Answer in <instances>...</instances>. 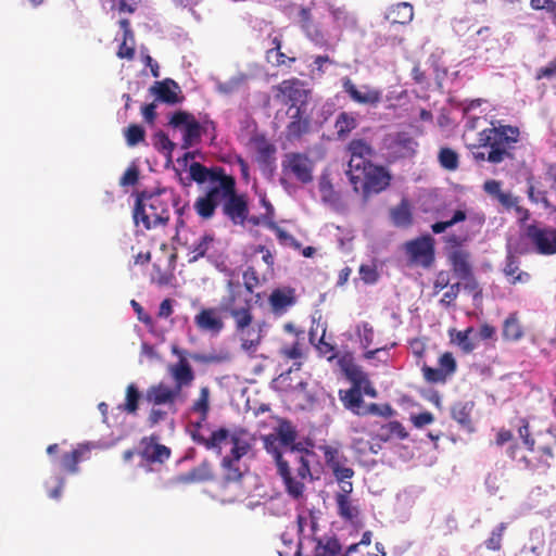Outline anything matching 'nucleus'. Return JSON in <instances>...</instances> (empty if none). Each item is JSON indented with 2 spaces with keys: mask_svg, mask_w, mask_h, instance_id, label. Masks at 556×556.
<instances>
[{
  "mask_svg": "<svg viewBox=\"0 0 556 556\" xmlns=\"http://www.w3.org/2000/svg\"><path fill=\"white\" fill-rule=\"evenodd\" d=\"M176 201L175 194L165 189L137 194L132 217L136 226L142 224L146 230L167 225L169 206Z\"/></svg>",
  "mask_w": 556,
  "mask_h": 556,
  "instance_id": "obj_1",
  "label": "nucleus"
},
{
  "mask_svg": "<svg viewBox=\"0 0 556 556\" xmlns=\"http://www.w3.org/2000/svg\"><path fill=\"white\" fill-rule=\"evenodd\" d=\"M519 129L513 126H500L485 128L479 132V147H489L488 155L484 152L473 151L472 156L476 161L488 160L492 164H498L506 159H513L511 150L518 142Z\"/></svg>",
  "mask_w": 556,
  "mask_h": 556,
  "instance_id": "obj_2",
  "label": "nucleus"
},
{
  "mask_svg": "<svg viewBox=\"0 0 556 556\" xmlns=\"http://www.w3.org/2000/svg\"><path fill=\"white\" fill-rule=\"evenodd\" d=\"M359 172L352 173L348 177L354 191L362 192L365 199L384 191L391 184L392 176L384 166L369 163Z\"/></svg>",
  "mask_w": 556,
  "mask_h": 556,
  "instance_id": "obj_3",
  "label": "nucleus"
},
{
  "mask_svg": "<svg viewBox=\"0 0 556 556\" xmlns=\"http://www.w3.org/2000/svg\"><path fill=\"white\" fill-rule=\"evenodd\" d=\"M218 309L233 320L253 313V299L244 292L239 280L229 279L225 286V294L220 298Z\"/></svg>",
  "mask_w": 556,
  "mask_h": 556,
  "instance_id": "obj_4",
  "label": "nucleus"
},
{
  "mask_svg": "<svg viewBox=\"0 0 556 556\" xmlns=\"http://www.w3.org/2000/svg\"><path fill=\"white\" fill-rule=\"evenodd\" d=\"M277 473L281 478L287 494L293 500H300L304 495L305 481L312 478L309 462L303 456H295L293 467L289 462L281 463L277 467Z\"/></svg>",
  "mask_w": 556,
  "mask_h": 556,
  "instance_id": "obj_5",
  "label": "nucleus"
},
{
  "mask_svg": "<svg viewBox=\"0 0 556 556\" xmlns=\"http://www.w3.org/2000/svg\"><path fill=\"white\" fill-rule=\"evenodd\" d=\"M235 177L225 175L211 184L206 192L194 201L193 208L199 217L204 220L211 219L215 215V211L219 205H224L227 195L231 192Z\"/></svg>",
  "mask_w": 556,
  "mask_h": 556,
  "instance_id": "obj_6",
  "label": "nucleus"
},
{
  "mask_svg": "<svg viewBox=\"0 0 556 556\" xmlns=\"http://www.w3.org/2000/svg\"><path fill=\"white\" fill-rule=\"evenodd\" d=\"M264 321H255L253 313L233 320L235 334L239 338L241 349L253 356L264 338Z\"/></svg>",
  "mask_w": 556,
  "mask_h": 556,
  "instance_id": "obj_7",
  "label": "nucleus"
},
{
  "mask_svg": "<svg viewBox=\"0 0 556 556\" xmlns=\"http://www.w3.org/2000/svg\"><path fill=\"white\" fill-rule=\"evenodd\" d=\"M168 125L182 131V149H189L199 143L202 126L193 114L182 110L176 111L172 114Z\"/></svg>",
  "mask_w": 556,
  "mask_h": 556,
  "instance_id": "obj_8",
  "label": "nucleus"
},
{
  "mask_svg": "<svg viewBox=\"0 0 556 556\" xmlns=\"http://www.w3.org/2000/svg\"><path fill=\"white\" fill-rule=\"evenodd\" d=\"M281 168L283 176L293 177L301 184L306 185L313 181L314 162L305 153L285 154Z\"/></svg>",
  "mask_w": 556,
  "mask_h": 556,
  "instance_id": "obj_9",
  "label": "nucleus"
},
{
  "mask_svg": "<svg viewBox=\"0 0 556 556\" xmlns=\"http://www.w3.org/2000/svg\"><path fill=\"white\" fill-rule=\"evenodd\" d=\"M434 239L425 235L405 243V253L409 262L424 268H430L435 261Z\"/></svg>",
  "mask_w": 556,
  "mask_h": 556,
  "instance_id": "obj_10",
  "label": "nucleus"
},
{
  "mask_svg": "<svg viewBox=\"0 0 556 556\" xmlns=\"http://www.w3.org/2000/svg\"><path fill=\"white\" fill-rule=\"evenodd\" d=\"M346 374L353 381V387L348 390H340L339 399L346 409L358 416L364 406L361 383L365 380V375L356 367L346 370Z\"/></svg>",
  "mask_w": 556,
  "mask_h": 556,
  "instance_id": "obj_11",
  "label": "nucleus"
},
{
  "mask_svg": "<svg viewBox=\"0 0 556 556\" xmlns=\"http://www.w3.org/2000/svg\"><path fill=\"white\" fill-rule=\"evenodd\" d=\"M457 370L456 359L451 352H444L438 359V367L433 368L426 363L421 366L424 379L432 384L445 383Z\"/></svg>",
  "mask_w": 556,
  "mask_h": 556,
  "instance_id": "obj_12",
  "label": "nucleus"
},
{
  "mask_svg": "<svg viewBox=\"0 0 556 556\" xmlns=\"http://www.w3.org/2000/svg\"><path fill=\"white\" fill-rule=\"evenodd\" d=\"M319 451L323 453L325 463L336 480L341 481L343 478L354 477L355 471L352 467L348 466L349 459L339 446L330 444L320 445Z\"/></svg>",
  "mask_w": 556,
  "mask_h": 556,
  "instance_id": "obj_13",
  "label": "nucleus"
},
{
  "mask_svg": "<svg viewBox=\"0 0 556 556\" xmlns=\"http://www.w3.org/2000/svg\"><path fill=\"white\" fill-rule=\"evenodd\" d=\"M526 236L539 254H556V228L529 225Z\"/></svg>",
  "mask_w": 556,
  "mask_h": 556,
  "instance_id": "obj_14",
  "label": "nucleus"
},
{
  "mask_svg": "<svg viewBox=\"0 0 556 556\" xmlns=\"http://www.w3.org/2000/svg\"><path fill=\"white\" fill-rule=\"evenodd\" d=\"M204 421L200 418L199 421L191 425L190 435L199 445H203L206 450L215 451L217 454L222 453L223 444L229 438V430L226 428H218L211 432L210 437L203 433Z\"/></svg>",
  "mask_w": 556,
  "mask_h": 556,
  "instance_id": "obj_15",
  "label": "nucleus"
},
{
  "mask_svg": "<svg viewBox=\"0 0 556 556\" xmlns=\"http://www.w3.org/2000/svg\"><path fill=\"white\" fill-rule=\"evenodd\" d=\"M346 150L350 154L346 175L361 173V168L371 163L370 159L375 155L372 146L365 139L351 140Z\"/></svg>",
  "mask_w": 556,
  "mask_h": 556,
  "instance_id": "obj_16",
  "label": "nucleus"
},
{
  "mask_svg": "<svg viewBox=\"0 0 556 556\" xmlns=\"http://www.w3.org/2000/svg\"><path fill=\"white\" fill-rule=\"evenodd\" d=\"M222 207L223 214L235 225H243L249 215L247 197L237 192L236 180Z\"/></svg>",
  "mask_w": 556,
  "mask_h": 556,
  "instance_id": "obj_17",
  "label": "nucleus"
},
{
  "mask_svg": "<svg viewBox=\"0 0 556 556\" xmlns=\"http://www.w3.org/2000/svg\"><path fill=\"white\" fill-rule=\"evenodd\" d=\"M255 151V161L263 170H273L276 164V146L264 135L256 134L250 139Z\"/></svg>",
  "mask_w": 556,
  "mask_h": 556,
  "instance_id": "obj_18",
  "label": "nucleus"
},
{
  "mask_svg": "<svg viewBox=\"0 0 556 556\" xmlns=\"http://www.w3.org/2000/svg\"><path fill=\"white\" fill-rule=\"evenodd\" d=\"M342 88L351 100L358 104L376 106L381 101V92L378 89L366 85L358 88L350 77L342 78Z\"/></svg>",
  "mask_w": 556,
  "mask_h": 556,
  "instance_id": "obj_19",
  "label": "nucleus"
},
{
  "mask_svg": "<svg viewBox=\"0 0 556 556\" xmlns=\"http://www.w3.org/2000/svg\"><path fill=\"white\" fill-rule=\"evenodd\" d=\"M180 392L174 387H169L164 382L152 384L146 392V401L153 406L167 405L173 413H176L175 403Z\"/></svg>",
  "mask_w": 556,
  "mask_h": 556,
  "instance_id": "obj_20",
  "label": "nucleus"
},
{
  "mask_svg": "<svg viewBox=\"0 0 556 556\" xmlns=\"http://www.w3.org/2000/svg\"><path fill=\"white\" fill-rule=\"evenodd\" d=\"M280 92L287 97L290 102L289 112H294L296 109L306 111L307 105V91L300 86L298 79L283 80L279 86Z\"/></svg>",
  "mask_w": 556,
  "mask_h": 556,
  "instance_id": "obj_21",
  "label": "nucleus"
},
{
  "mask_svg": "<svg viewBox=\"0 0 556 556\" xmlns=\"http://www.w3.org/2000/svg\"><path fill=\"white\" fill-rule=\"evenodd\" d=\"M418 142L407 131H399L389 138L388 148L397 157H409L416 153Z\"/></svg>",
  "mask_w": 556,
  "mask_h": 556,
  "instance_id": "obj_22",
  "label": "nucleus"
},
{
  "mask_svg": "<svg viewBox=\"0 0 556 556\" xmlns=\"http://www.w3.org/2000/svg\"><path fill=\"white\" fill-rule=\"evenodd\" d=\"M268 303L274 314H285L290 307H292L296 303L295 289L291 287L274 289L268 298Z\"/></svg>",
  "mask_w": 556,
  "mask_h": 556,
  "instance_id": "obj_23",
  "label": "nucleus"
},
{
  "mask_svg": "<svg viewBox=\"0 0 556 556\" xmlns=\"http://www.w3.org/2000/svg\"><path fill=\"white\" fill-rule=\"evenodd\" d=\"M219 309L215 307L202 308L194 316V324L202 331L218 334L225 327L223 318L219 316Z\"/></svg>",
  "mask_w": 556,
  "mask_h": 556,
  "instance_id": "obj_24",
  "label": "nucleus"
},
{
  "mask_svg": "<svg viewBox=\"0 0 556 556\" xmlns=\"http://www.w3.org/2000/svg\"><path fill=\"white\" fill-rule=\"evenodd\" d=\"M155 437L147 438L144 437L141 440L142 450L139 452V455L147 463H160L163 464L170 457V450L155 442Z\"/></svg>",
  "mask_w": 556,
  "mask_h": 556,
  "instance_id": "obj_25",
  "label": "nucleus"
},
{
  "mask_svg": "<svg viewBox=\"0 0 556 556\" xmlns=\"http://www.w3.org/2000/svg\"><path fill=\"white\" fill-rule=\"evenodd\" d=\"M290 113L291 121L286 127V138L289 141H294L309 132L311 119L307 111L296 109V111Z\"/></svg>",
  "mask_w": 556,
  "mask_h": 556,
  "instance_id": "obj_26",
  "label": "nucleus"
},
{
  "mask_svg": "<svg viewBox=\"0 0 556 556\" xmlns=\"http://www.w3.org/2000/svg\"><path fill=\"white\" fill-rule=\"evenodd\" d=\"M150 92L156 96L157 100L167 104L180 103L184 100V97L178 96V92H180L179 85L170 78L155 81L150 88Z\"/></svg>",
  "mask_w": 556,
  "mask_h": 556,
  "instance_id": "obj_27",
  "label": "nucleus"
},
{
  "mask_svg": "<svg viewBox=\"0 0 556 556\" xmlns=\"http://www.w3.org/2000/svg\"><path fill=\"white\" fill-rule=\"evenodd\" d=\"M189 174H190L191 180H193L198 184H203L205 181H208L210 185L216 184L217 179H220L222 177L227 175L223 167L215 166V167L208 168L199 162H193L190 164Z\"/></svg>",
  "mask_w": 556,
  "mask_h": 556,
  "instance_id": "obj_28",
  "label": "nucleus"
},
{
  "mask_svg": "<svg viewBox=\"0 0 556 556\" xmlns=\"http://www.w3.org/2000/svg\"><path fill=\"white\" fill-rule=\"evenodd\" d=\"M271 433L283 447L290 448V452H294L298 431L291 421L279 419L278 426L274 428Z\"/></svg>",
  "mask_w": 556,
  "mask_h": 556,
  "instance_id": "obj_29",
  "label": "nucleus"
},
{
  "mask_svg": "<svg viewBox=\"0 0 556 556\" xmlns=\"http://www.w3.org/2000/svg\"><path fill=\"white\" fill-rule=\"evenodd\" d=\"M89 452L88 445L79 444L72 452L64 453L60 459L61 468L68 473H77L78 464L88 457Z\"/></svg>",
  "mask_w": 556,
  "mask_h": 556,
  "instance_id": "obj_30",
  "label": "nucleus"
},
{
  "mask_svg": "<svg viewBox=\"0 0 556 556\" xmlns=\"http://www.w3.org/2000/svg\"><path fill=\"white\" fill-rule=\"evenodd\" d=\"M170 374L175 380V388L179 392L184 387H189L194 380V372L185 357H180L179 362L172 366Z\"/></svg>",
  "mask_w": 556,
  "mask_h": 556,
  "instance_id": "obj_31",
  "label": "nucleus"
},
{
  "mask_svg": "<svg viewBox=\"0 0 556 556\" xmlns=\"http://www.w3.org/2000/svg\"><path fill=\"white\" fill-rule=\"evenodd\" d=\"M384 17L391 24L407 25L413 21L414 8L409 2H400L391 5Z\"/></svg>",
  "mask_w": 556,
  "mask_h": 556,
  "instance_id": "obj_32",
  "label": "nucleus"
},
{
  "mask_svg": "<svg viewBox=\"0 0 556 556\" xmlns=\"http://www.w3.org/2000/svg\"><path fill=\"white\" fill-rule=\"evenodd\" d=\"M447 260L454 275L458 279L470 277V275L473 274L472 266L470 264V253L468 251L448 253Z\"/></svg>",
  "mask_w": 556,
  "mask_h": 556,
  "instance_id": "obj_33",
  "label": "nucleus"
},
{
  "mask_svg": "<svg viewBox=\"0 0 556 556\" xmlns=\"http://www.w3.org/2000/svg\"><path fill=\"white\" fill-rule=\"evenodd\" d=\"M334 501L337 505V513L339 517L345 521H354L359 516V507L356 505L351 496H344V494H334Z\"/></svg>",
  "mask_w": 556,
  "mask_h": 556,
  "instance_id": "obj_34",
  "label": "nucleus"
},
{
  "mask_svg": "<svg viewBox=\"0 0 556 556\" xmlns=\"http://www.w3.org/2000/svg\"><path fill=\"white\" fill-rule=\"evenodd\" d=\"M473 402H457L451 408L452 418L464 429L472 431L471 412Z\"/></svg>",
  "mask_w": 556,
  "mask_h": 556,
  "instance_id": "obj_35",
  "label": "nucleus"
},
{
  "mask_svg": "<svg viewBox=\"0 0 556 556\" xmlns=\"http://www.w3.org/2000/svg\"><path fill=\"white\" fill-rule=\"evenodd\" d=\"M247 431L244 429H236L232 432L229 431V438L232 447L228 456L233 457L235 459H241L245 456L251 450V444L248 440H245Z\"/></svg>",
  "mask_w": 556,
  "mask_h": 556,
  "instance_id": "obj_36",
  "label": "nucleus"
},
{
  "mask_svg": "<svg viewBox=\"0 0 556 556\" xmlns=\"http://www.w3.org/2000/svg\"><path fill=\"white\" fill-rule=\"evenodd\" d=\"M239 463H240V459H235L233 457L228 456V455L222 459L220 466L224 471V475H223V484L224 485H228L230 483H237V482L241 481V479L243 477V472L240 469Z\"/></svg>",
  "mask_w": 556,
  "mask_h": 556,
  "instance_id": "obj_37",
  "label": "nucleus"
},
{
  "mask_svg": "<svg viewBox=\"0 0 556 556\" xmlns=\"http://www.w3.org/2000/svg\"><path fill=\"white\" fill-rule=\"evenodd\" d=\"M377 438L383 442L392 440L394 438L399 440H405L408 438V432L405 427L397 420L389 421L379 428Z\"/></svg>",
  "mask_w": 556,
  "mask_h": 556,
  "instance_id": "obj_38",
  "label": "nucleus"
},
{
  "mask_svg": "<svg viewBox=\"0 0 556 556\" xmlns=\"http://www.w3.org/2000/svg\"><path fill=\"white\" fill-rule=\"evenodd\" d=\"M504 274L509 278L511 285L526 283L530 280V275L527 271L520 270L519 262L514 255H508Z\"/></svg>",
  "mask_w": 556,
  "mask_h": 556,
  "instance_id": "obj_39",
  "label": "nucleus"
},
{
  "mask_svg": "<svg viewBox=\"0 0 556 556\" xmlns=\"http://www.w3.org/2000/svg\"><path fill=\"white\" fill-rule=\"evenodd\" d=\"M215 241L214 235L204 233L199 240L189 249V262L193 263L206 256L208 250Z\"/></svg>",
  "mask_w": 556,
  "mask_h": 556,
  "instance_id": "obj_40",
  "label": "nucleus"
},
{
  "mask_svg": "<svg viewBox=\"0 0 556 556\" xmlns=\"http://www.w3.org/2000/svg\"><path fill=\"white\" fill-rule=\"evenodd\" d=\"M342 546L336 536L318 539L314 548L315 556H339Z\"/></svg>",
  "mask_w": 556,
  "mask_h": 556,
  "instance_id": "obj_41",
  "label": "nucleus"
},
{
  "mask_svg": "<svg viewBox=\"0 0 556 556\" xmlns=\"http://www.w3.org/2000/svg\"><path fill=\"white\" fill-rule=\"evenodd\" d=\"M301 28L306 35L313 40L323 39V33L318 29L317 25L313 21L312 12L309 8H301L299 11Z\"/></svg>",
  "mask_w": 556,
  "mask_h": 556,
  "instance_id": "obj_42",
  "label": "nucleus"
},
{
  "mask_svg": "<svg viewBox=\"0 0 556 556\" xmlns=\"http://www.w3.org/2000/svg\"><path fill=\"white\" fill-rule=\"evenodd\" d=\"M318 189L324 203L336 205L340 202V194L334 190L328 174H323L320 176Z\"/></svg>",
  "mask_w": 556,
  "mask_h": 556,
  "instance_id": "obj_43",
  "label": "nucleus"
},
{
  "mask_svg": "<svg viewBox=\"0 0 556 556\" xmlns=\"http://www.w3.org/2000/svg\"><path fill=\"white\" fill-rule=\"evenodd\" d=\"M502 334L507 341H518L522 338L523 330L517 313L509 314V316L504 320Z\"/></svg>",
  "mask_w": 556,
  "mask_h": 556,
  "instance_id": "obj_44",
  "label": "nucleus"
},
{
  "mask_svg": "<svg viewBox=\"0 0 556 556\" xmlns=\"http://www.w3.org/2000/svg\"><path fill=\"white\" fill-rule=\"evenodd\" d=\"M265 59L267 63L275 67L286 66L290 68L293 63L296 62L298 58L289 50L288 53L283 52L282 49L279 51L266 50Z\"/></svg>",
  "mask_w": 556,
  "mask_h": 556,
  "instance_id": "obj_45",
  "label": "nucleus"
},
{
  "mask_svg": "<svg viewBox=\"0 0 556 556\" xmlns=\"http://www.w3.org/2000/svg\"><path fill=\"white\" fill-rule=\"evenodd\" d=\"M214 477L213 466L208 460H203L200 465L192 468L185 476L187 482H204L210 481Z\"/></svg>",
  "mask_w": 556,
  "mask_h": 556,
  "instance_id": "obj_46",
  "label": "nucleus"
},
{
  "mask_svg": "<svg viewBox=\"0 0 556 556\" xmlns=\"http://www.w3.org/2000/svg\"><path fill=\"white\" fill-rule=\"evenodd\" d=\"M357 127V119L352 113L341 112L336 119L334 128L339 138H345Z\"/></svg>",
  "mask_w": 556,
  "mask_h": 556,
  "instance_id": "obj_47",
  "label": "nucleus"
},
{
  "mask_svg": "<svg viewBox=\"0 0 556 556\" xmlns=\"http://www.w3.org/2000/svg\"><path fill=\"white\" fill-rule=\"evenodd\" d=\"M391 217L394 225L400 227H407L412 224V212L409 204L406 200H403L399 205L391 210Z\"/></svg>",
  "mask_w": 556,
  "mask_h": 556,
  "instance_id": "obj_48",
  "label": "nucleus"
},
{
  "mask_svg": "<svg viewBox=\"0 0 556 556\" xmlns=\"http://www.w3.org/2000/svg\"><path fill=\"white\" fill-rule=\"evenodd\" d=\"M438 161L442 168L450 172L456 170L459 166L458 153L448 147L440 149L438 153Z\"/></svg>",
  "mask_w": 556,
  "mask_h": 556,
  "instance_id": "obj_49",
  "label": "nucleus"
},
{
  "mask_svg": "<svg viewBox=\"0 0 556 556\" xmlns=\"http://www.w3.org/2000/svg\"><path fill=\"white\" fill-rule=\"evenodd\" d=\"M544 548L543 532H532L529 545H525L517 556H541Z\"/></svg>",
  "mask_w": 556,
  "mask_h": 556,
  "instance_id": "obj_50",
  "label": "nucleus"
},
{
  "mask_svg": "<svg viewBox=\"0 0 556 556\" xmlns=\"http://www.w3.org/2000/svg\"><path fill=\"white\" fill-rule=\"evenodd\" d=\"M191 357L193 361H195L198 363L210 365V364H223V363L230 362L231 354L227 350H220L218 352L193 354Z\"/></svg>",
  "mask_w": 556,
  "mask_h": 556,
  "instance_id": "obj_51",
  "label": "nucleus"
},
{
  "mask_svg": "<svg viewBox=\"0 0 556 556\" xmlns=\"http://www.w3.org/2000/svg\"><path fill=\"white\" fill-rule=\"evenodd\" d=\"M472 332V327H468L463 331H455V334L451 332L452 342L456 343L464 353L469 354L476 349V344L470 338Z\"/></svg>",
  "mask_w": 556,
  "mask_h": 556,
  "instance_id": "obj_52",
  "label": "nucleus"
},
{
  "mask_svg": "<svg viewBox=\"0 0 556 556\" xmlns=\"http://www.w3.org/2000/svg\"><path fill=\"white\" fill-rule=\"evenodd\" d=\"M192 412L198 413L201 415L202 421H205L208 416L210 412V388L208 387H202L200 389L199 397L193 402Z\"/></svg>",
  "mask_w": 556,
  "mask_h": 556,
  "instance_id": "obj_53",
  "label": "nucleus"
},
{
  "mask_svg": "<svg viewBox=\"0 0 556 556\" xmlns=\"http://www.w3.org/2000/svg\"><path fill=\"white\" fill-rule=\"evenodd\" d=\"M263 443H264V448L266 450V452L273 455L277 467L281 466V463L288 462L282 457L281 447H283V446L273 435V433L264 435Z\"/></svg>",
  "mask_w": 556,
  "mask_h": 556,
  "instance_id": "obj_54",
  "label": "nucleus"
},
{
  "mask_svg": "<svg viewBox=\"0 0 556 556\" xmlns=\"http://www.w3.org/2000/svg\"><path fill=\"white\" fill-rule=\"evenodd\" d=\"M469 241V237L467 235H457L450 233L443 238V242L445 244L446 254L452 252H466L463 249V245Z\"/></svg>",
  "mask_w": 556,
  "mask_h": 556,
  "instance_id": "obj_55",
  "label": "nucleus"
},
{
  "mask_svg": "<svg viewBox=\"0 0 556 556\" xmlns=\"http://www.w3.org/2000/svg\"><path fill=\"white\" fill-rule=\"evenodd\" d=\"M123 409L128 414H136L139 407L140 392L136 384L130 383L126 388V399Z\"/></svg>",
  "mask_w": 556,
  "mask_h": 556,
  "instance_id": "obj_56",
  "label": "nucleus"
},
{
  "mask_svg": "<svg viewBox=\"0 0 556 556\" xmlns=\"http://www.w3.org/2000/svg\"><path fill=\"white\" fill-rule=\"evenodd\" d=\"M146 130L137 124L129 125L125 130L126 142L129 147H135L144 140Z\"/></svg>",
  "mask_w": 556,
  "mask_h": 556,
  "instance_id": "obj_57",
  "label": "nucleus"
},
{
  "mask_svg": "<svg viewBox=\"0 0 556 556\" xmlns=\"http://www.w3.org/2000/svg\"><path fill=\"white\" fill-rule=\"evenodd\" d=\"M243 278V290L248 294L252 296V293L254 292V289L260 285V278L256 269L252 266H249L242 275Z\"/></svg>",
  "mask_w": 556,
  "mask_h": 556,
  "instance_id": "obj_58",
  "label": "nucleus"
},
{
  "mask_svg": "<svg viewBox=\"0 0 556 556\" xmlns=\"http://www.w3.org/2000/svg\"><path fill=\"white\" fill-rule=\"evenodd\" d=\"M505 530L506 525L504 522L500 523L495 529H493L490 538L484 541L485 547L490 551H500L502 547V540Z\"/></svg>",
  "mask_w": 556,
  "mask_h": 556,
  "instance_id": "obj_59",
  "label": "nucleus"
},
{
  "mask_svg": "<svg viewBox=\"0 0 556 556\" xmlns=\"http://www.w3.org/2000/svg\"><path fill=\"white\" fill-rule=\"evenodd\" d=\"M393 414V409L389 404L379 405L377 403H370L368 405H364L358 416L366 415H378L383 417H389Z\"/></svg>",
  "mask_w": 556,
  "mask_h": 556,
  "instance_id": "obj_60",
  "label": "nucleus"
},
{
  "mask_svg": "<svg viewBox=\"0 0 556 556\" xmlns=\"http://www.w3.org/2000/svg\"><path fill=\"white\" fill-rule=\"evenodd\" d=\"M136 54L135 40L130 41V39H125V35H123V41L121 42L116 55L119 59H126L128 61H132Z\"/></svg>",
  "mask_w": 556,
  "mask_h": 556,
  "instance_id": "obj_61",
  "label": "nucleus"
},
{
  "mask_svg": "<svg viewBox=\"0 0 556 556\" xmlns=\"http://www.w3.org/2000/svg\"><path fill=\"white\" fill-rule=\"evenodd\" d=\"M154 146L160 152H165L168 155L173 152L176 144L168 138V136L162 131L155 135Z\"/></svg>",
  "mask_w": 556,
  "mask_h": 556,
  "instance_id": "obj_62",
  "label": "nucleus"
},
{
  "mask_svg": "<svg viewBox=\"0 0 556 556\" xmlns=\"http://www.w3.org/2000/svg\"><path fill=\"white\" fill-rule=\"evenodd\" d=\"M316 349L318 353L326 357L328 361H332L337 356L334 345L325 340V334H323L319 339Z\"/></svg>",
  "mask_w": 556,
  "mask_h": 556,
  "instance_id": "obj_63",
  "label": "nucleus"
},
{
  "mask_svg": "<svg viewBox=\"0 0 556 556\" xmlns=\"http://www.w3.org/2000/svg\"><path fill=\"white\" fill-rule=\"evenodd\" d=\"M359 275L365 283H375L378 280V273L375 266L362 264L359 266Z\"/></svg>",
  "mask_w": 556,
  "mask_h": 556,
  "instance_id": "obj_64",
  "label": "nucleus"
}]
</instances>
